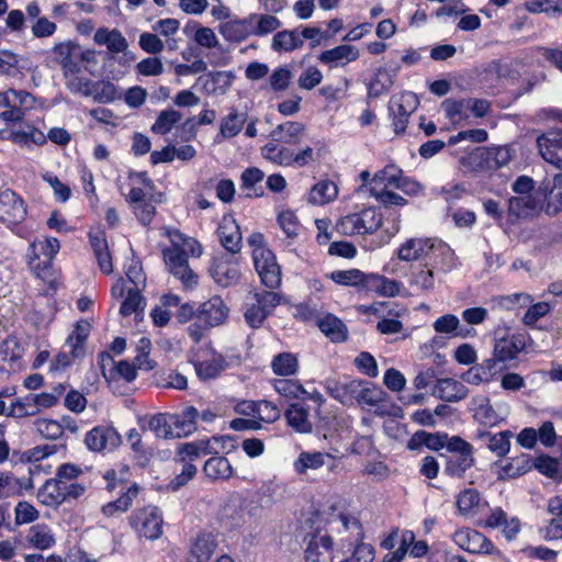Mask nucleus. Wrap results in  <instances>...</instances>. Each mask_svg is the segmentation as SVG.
I'll return each instance as SVG.
<instances>
[{"label": "nucleus", "mask_w": 562, "mask_h": 562, "mask_svg": "<svg viewBox=\"0 0 562 562\" xmlns=\"http://www.w3.org/2000/svg\"><path fill=\"white\" fill-rule=\"evenodd\" d=\"M170 414H155L142 419V427L151 431L157 438L171 439L172 430L170 425Z\"/></svg>", "instance_id": "obj_49"}, {"label": "nucleus", "mask_w": 562, "mask_h": 562, "mask_svg": "<svg viewBox=\"0 0 562 562\" xmlns=\"http://www.w3.org/2000/svg\"><path fill=\"white\" fill-rule=\"evenodd\" d=\"M497 476L501 480L515 479L532 469V459L528 454H520L507 460L504 464H495Z\"/></svg>", "instance_id": "obj_40"}, {"label": "nucleus", "mask_w": 562, "mask_h": 562, "mask_svg": "<svg viewBox=\"0 0 562 562\" xmlns=\"http://www.w3.org/2000/svg\"><path fill=\"white\" fill-rule=\"evenodd\" d=\"M78 44L67 41L54 46L53 54L56 61L60 65L65 78L78 75L80 65L77 57Z\"/></svg>", "instance_id": "obj_27"}, {"label": "nucleus", "mask_w": 562, "mask_h": 562, "mask_svg": "<svg viewBox=\"0 0 562 562\" xmlns=\"http://www.w3.org/2000/svg\"><path fill=\"white\" fill-rule=\"evenodd\" d=\"M442 109L446 116L454 125H464L471 119L465 99L443 101Z\"/></svg>", "instance_id": "obj_51"}, {"label": "nucleus", "mask_w": 562, "mask_h": 562, "mask_svg": "<svg viewBox=\"0 0 562 562\" xmlns=\"http://www.w3.org/2000/svg\"><path fill=\"white\" fill-rule=\"evenodd\" d=\"M474 463L473 452L451 454L448 458L445 471L447 474L461 477Z\"/></svg>", "instance_id": "obj_61"}, {"label": "nucleus", "mask_w": 562, "mask_h": 562, "mask_svg": "<svg viewBox=\"0 0 562 562\" xmlns=\"http://www.w3.org/2000/svg\"><path fill=\"white\" fill-rule=\"evenodd\" d=\"M90 333V324L88 321H79L74 331L68 336L66 340V348L71 349L75 357H81L83 355V342Z\"/></svg>", "instance_id": "obj_57"}, {"label": "nucleus", "mask_w": 562, "mask_h": 562, "mask_svg": "<svg viewBox=\"0 0 562 562\" xmlns=\"http://www.w3.org/2000/svg\"><path fill=\"white\" fill-rule=\"evenodd\" d=\"M249 15L245 19H236L220 25V33L228 42L239 43L252 35Z\"/></svg>", "instance_id": "obj_44"}, {"label": "nucleus", "mask_w": 562, "mask_h": 562, "mask_svg": "<svg viewBox=\"0 0 562 562\" xmlns=\"http://www.w3.org/2000/svg\"><path fill=\"white\" fill-rule=\"evenodd\" d=\"M544 193L514 195L508 200V211L518 217L529 216L538 211Z\"/></svg>", "instance_id": "obj_37"}, {"label": "nucleus", "mask_w": 562, "mask_h": 562, "mask_svg": "<svg viewBox=\"0 0 562 562\" xmlns=\"http://www.w3.org/2000/svg\"><path fill=\"white\" fill-rule=\"evenodd\" d=\"M137 492L138 488L136 485L130 486L127 491L116 501L109 502L102 506L103 515L111 517L116 514L126 512L131 507L133 498L136 497Z\"/></svg>", "instance_id": "obj_62"}, {"label": "nucleus", "mask_w": 562, "mask_h": 562, "mask_svg": "<svg viewBox=\"0 0 562 562\" xmlns=\"http://www.w3.org/2000/svg\"><path fill=\"white\" fill-rule=\"evenodd\" d=\"M204 473L211 480H227L233 475V467L225 457H212L204 464Z\"/></svg>", "instance_id": "obj_52"}, {"label": "nucleus", "mask_w": 562, "mask_h": 562, "mask_svg": "<svg viewBox=\"0 0 562 562\" xmlns=\"http://www.w3.org/2000/svg\"><path fill=\"white\" fill-rule=\"evenodd\" d=\"M532 468H536L540 473L553 480L562 479V461L558 459L540 456L532 460Z\"/></svg>", "instance_id": "obj_64"}, {"label": "nucleus", "mask_w": 562, "mask_h": 562, "mask_svg": "<svg viewBox=\"0 0 562 562\" xmlns=\"http://www.w3.org/2000/svg\"><path fill=\"white\" fill-rule=\"evenodd\" d=\"M65 482L60 479H49L38 490V501L46 506H58L64 503Z\"/></svg>", "instance_id": "obj_48"}, {"label": "nucleus", "mask_w": 562, "mask_h": 562, "mask_svg": "<svg viewBox=\"0 0 562 562\" xmlns=\"http://www.w3.org/2000/svg\"><path fill=\"white\" fill-rule=\"evenodd\" d=\"M162 515L155 506H146L130 516V525L139 539L157 540L162 535Z\"/></svg>", "instance_id": "obj_7"}, {"label": "nucleus", "mask_w": 562, "mask_h": 562, "mask_svg": "<svg viewBox=\"0 0 562 562\" xmlns=\"http://www.w3.org/2000/svg\"><path fill=\"white\" fill-rule=\"evenodd\" d=\"M548 513L552 516L549 522L541 528L542 537L548 540L562 539V496L557 495L548 501Z\"/></svg>", "instance_id": "obj_33"}, {"label": "nucleus", "mask_w": 562, "mask_h": 562, "mask_svg": "<svg viewBox=\"0 0 562 562\" xmlns=\"http://www.w3.org/2000/svg\"><path fill=\"white\" fill-rule=\"evenodd\" d=\"M33 479L30 475L18 477L10 472L0 471V499L21 496L33 490Z\"/></svg>", "instance_id": "obj_29"}, {"label": "nucleus", "mask_w": 562, "mask_h": 562, "mask_svg": "<svg viewBox=\"0 0 562 562\" xmlns=\"http://www.w3.org/2000/svg\"><path fill=\"white\" fill-rule=\"evenodd\" d=\"M131 190L126 195L127 201L134 205L153 196L151 181L143 172H131L130 177Z\"/></svg>", "instance_id": "obj_43"}, {"label": "nucleus", "mask_w": 562, "mask_h": 562, "mask_svg": "<svg viewBox=\"0 0 562 562\" xmlns=\"http://www.w3.org/2000/svg\"><path fill=\"white\" fill-rule=\"evenodd\" d=\"M191 362L201 380L215 379L225 369L223 356L211 346L200 347Z\"/></svg>", "instance_id": "obj_14"}, {"label": "nucleus", "mask_w": 562, "mask_h": 562, "mask_svg": "<svg viewBox=\"0 0 562 562\" xmlns=\"http://www.w3.org/2000/svg\"><path fill=\"white\" fill-rule=\"evenodd\" d=\"M475 422L485 427H495L504 423L510 414V405L505 401L494 403L487 396L472 397L469 406Z\"/></svg>", "instance_id": "obj_6"}, {"label": "nucleus", "mask_w": 562, "mask_h": 562, "mask_svg": "<svg viewBox=\"0 0 562 562\" xmlns=\"http://www.w3.org/2000/svg\"><path fill=\"white\" fill-rule=\"evenodd\" d=\"M236 76L233 71H213L200 76L198 85L209 95H224L228 92Z\"/></svg>", "instance_id": "obj_25"}, {"label": "nucleus", "mask_w": 562, "mask_h": 562, "mask_svg": "<svg viewBox=\"0 0 562 562\" xmlns=\"http://www.w3.org/2000/svg\"><path fill=\"white\" fill-rule=\"evenodd\" d=\"M395 256L404 262H417L409 269L407 283L418 295L432 294L442 278L458 267L454 250L438 238H407L396 248Z\"/></svg>", "instance_id": "obj_1"}, {"label": "nucleus", "mask_w": 562, "mask_h": 562, "mask_svg": "<svg viewBox=\"0 0 562 562\" xmlns=\"http://www.w3.org/2000/svg\"><path fill=\"white\" fill-rule=\"evenodd\" d=\"M26 215V206L22 198L14 191L4 189L0 191V221L8 227L16 226Z\"/></svg>", "instance_id": "obj_18"}, {"label": "nucleus", "mask_w": 562, "mask_h": 562, "mask_svg": "<svg viewBox=\"0 0 562 562\" xmlns=\"http://www.w3.org/2000/svg\"><path fill=\"white\" fill-rule=\"evenodd\" d=\"M480 437H487V448L497 457H505L510 450V439L513 432L510 430H503L496 434L481 432Z\"/></svg>", "instance_id": "obj_58"}, {"label": "nucleus", "mask_w": 562, "mask_h": 562, "mask_svg": "<svg viewBox=\"0 0 562 562\" xmlns=\"http://www.w3.org/2000/svg\"><path fill=\"white\" fill-rule=\"evenodd\" d=\"M111 293L113 299L123 300L120 307V314L123 316H130L132 314L138 316L139 311L144 308L140 288H131L123 278L117 279L113 284Z\"/></svg>", "instance_id": "obj_17"}, {"label": "nucleus", "mask_w": 562, "mask_h": 562, "mask_svg": "<svg viewBox=\"0 0 562 562\" xmlns=\"http://www.w3.org/2000/svg\"><path fill=\"white\" fill-rule=\"evenodd\" d=\"M101 368L104 378L109 382L116 380L132 382L136 378V369L132 363L123 360L114 362L109 355L102 357Z\"/></svg>", "instance_id": "obj_32"}, {"label": "nucleus", "mask_w": 562, "mask_h": 562, "mask_svg": "<svg viewBox=\"0 0 562 562\" xmlns=\"http://www.w3.org/2000/svg\"><path fill=\"white\" fill-rule=\"evenodd\" d=\"M60 244L55 237L35 239L30 244L27 249L26 257L29 263L32 266L41 256L45 257L47 261H50L58 254Z\"/></svg>", "instance_id": "obj_41"}, {"label": "nucleus", "mask_w": 562, "mask_h": 562, "mask_svg": "<svg viewBox=\"0 0 562 562\" xmlns=\"http://www.w3.org/2000/svg\"><path fill=\"white\" fill-rule=\"evenodd\" d=\"M333 530L347 533L348 552L346 562H371L374 559V549L369 543H363V529L359 518L349 513H341L330 521Z\"/></svg>", "instance_id": "obj_3"}, {"label": "nucleus", "mask_w": 562, "mask_h": 562, "mask_svg": "<svg viewBox=\"0 0 562 562\" xmlns=\"http://www.w3.org/2000/svg\"><path fill=\"white\" fill-rule=\"evenodd\" d=\"M285 418L289 426L297 432L312 430L308 411L301 404H292L285 412Z\"/></svg>", "instance_id": "obj_50"}, {"label": "nucleus", "mask_w": 562, "mask_h": 562, "mask_svg": "<svg viewBox=\"0 0 562 562\" xmlns=\"http://www.w3.org/2000/svg\"><path fill=\"white\" fill-rule=\"evenodd\" d=\"M217 234L222 246L232 254L240 250L241 233L240 228L232 215H224L218 228Z\"/></svg>", "instance_id": "obj_30"}, {"label": "nucleus", "mask_w": 562, "mask_h": 562, "mask_svg": "<svg viewBox=\"0 0 562 562\" xmlns=\"http://www.w3.org/2000/svg\"><path fill=\"white\" fill-rule=\"evenodd\" d=\"M417 106L418 99L413 92L404 91L392 95L389 112L396 133H403L406 130L408 119Z\"/></svg>", "instance_id": "obj_15"}, {"label": "nucleus", "mask_w": 562, "mask_h": 562, "mask_svg": "<svg viewBox=\"0 0 562 562\" xmlns=\"http://www.w3.org/2000/svg\"><path fill=\"white\" fill-rule=\"evenodd\" d=\"M468 394L467 386L454 379L446 378L437 380L432 395L447 402H457Z\"/></svg>", "instance_id": "obj_39"}, {"label": "nucleus", "mask_w": 562, "mask_h": 562, "mask_svg": "<svg viewBox=\"0 0 562 562\" xmlns=\"http://www.w3.org/2000/svg\"><path fill=\"white\" fill-rule=\"evenodd\" d=\"M280 294L272 291L255 292L248 297L245 311L247 324L254 328L261 326L265 319L272 314L280 304Z\"/></svg>", "instance_id": "obj_8"}, {"label": "nucleus", "mask_w": 562, "mask_h": 562, "mask_svg": "<svg viewBox=\"0 0 562 562\" xmlns=\"http://www.w3.org/2000/svg\"><path fill=\"white\" fill-rule=\"evenodd\" d=\"M526 347L524 334H506L495 339L493 357L484 361L488 371L496 370L498 362L514 360Z\"/></svg>", "instance_id": "obj_12"}, {"label": "nucleus", "mask_w": 562, "mask_h": 562, "mask_svg": "<svg viewBox=\"0 0 562 562\" xmlns=\"http://www.w3.org/2000/svg\"><path fill=\"white\" fill-rule=\"evenodd\" d=\"M366 285L383 297H406L409 294L408 289L403 282L380 274L368 276Z\"/></svg>", "instance_id": "obj_28"}, {"label": "nucleus", "mask_w": 562, "mask_h": 562, "mask_svg": "<svg viewBox=\"0 0 562 562\" xmlns=\"http://www.w3.org/2000/svg\"><path fill=\"white\" fill-rule=\"evenodd\" d=\"M539 153L542 158L562 169V132L550 131L537 139Z\"/></svg>", "instance_id": "obj_26"}, {"label": "nucleus", "mask_w": 562, "mask_h": 562, "mask_svg": "<svg viewBox=\"0 0 562 562\" xmlns=\"http://www.w3.org/2000/svg\"><path fill=\"white\" fill-rule=\"evenodd\" d=\"M277 143L272 140L266 144L261 148L262 157L279 166H291L292 149Z\"/></svg>", "instance_id": "obj_55"}, {"label": "nucleus", "mask_w": 562, "mask_h": 562, "mask_svg": "<svg viewBox=\"0 0 562 562\" xmlns=\"http://www.w3.org/2000/svg\"><path fill=\"white\" fill-rule=\"evenodd\" d=\"M393 83V76L385 69H379L374 78L367 86L368 97L378 98L386 93Z\"/></svg>", "instance_id": "obj_63"}, {"label": "nucleus", "mask_w": 562, "mask_h": 562, "mask_svg": "<svg viewBox=\"0 0 562 562\" xmlns=\"http://www.w3.org/2000/svg\"><path fill=\"white\" fill-rule=\"evenodd\" d=\"M359 57L360 50L356 46L341 44L322 52L317 56V60L329 69H334L344 68L348 64L356 61Z\"/></svg>", "instance_id": "obj_22"}, {"label": "nucleus", "mask_w": 562, "mask_h": 562, "mask_svg": "<svg viewBox=\"0 0 562 562\" xmlns=\"http://www.w3.org/2000/svg\"><path fill=\"white\" fill-rule=\"evenodd\" d=\"M359 379L348 376L339 379H327L325 389L327 393L345 406H352L356 404L358 389L360 387Z\"/></svg>", "instance_id": "obj_20"}, {"label": "nucleus", "mask_w": 562, "mask_h": 562, "mask_svg": "<svg viewBox=\"0 0 562 562\" xmlns=\"http://www.w3.org/2000/svg\"><path fill=\"white\" fill-rule=\"evenodd\" d=\"M166 236L170 240V246L162 249L165 263L184 288L192 289L198 283V277L189 267L188 257H200L202 246L196 239L184 236L177 229H166Z\"/></svg>", "instance_id": "obj_2"}, {"label": "nucleus", "mask_w": 562, "mask_h": 562, "mask_svg": "<svg viewBox=\"0 0 562 562\" xmlns=\"http://www.w3.org/2000/svg\"><path fill=\"white\" fill-rule=\"evenodd\" d=\"M216 539L212 532L199 533L190 546L187 562H207L216 548Z\"/></svg>", "instance_id": "obj_31"}, {"label": "nucleus", "mask_w": 562, "mask_h": 562, "mask_svg": "<svg viewBox=\"0 0 562 562\" xmlns=\"http://www.w3.org/2000/svg\"><path fill=\"white\" fill-rule=\"evenodd\" d=\"M452 539L460 549L469 553L493 555L496 558L502 557V552L494 543L483 533L474 529L467 527L460 528L454 531Z\"/></svg>", "instance_id": "obj_13"}, {"label": "nucleus", "mask_w": 562, "mask_h": 562, "mask_svg": "<svg viewBox=\"0 0 562 562\" xmlns=\"http://www.w3.org/2000/svg\"><path fill=\"white\" fill-rule=\"evenodd\" d=\"M384 395V391L368 382V381H360V387L358 389L357 400L356 404L362 406V407H372L374 404H378Z\"/></svg>", "instance_id": "obj_60"}, {"label": "nucleus", "mask_w": 562, "mask_h": 562, "mask_svg": "<svg viewBox=\"0 0 562 562\" xmlns=\"http://www.w3.org/2000/svg\"><path fill=\"white\" fill-rule=\"evenodd\" d=\"M2 102L8 110L3 111L0 117L5 122H19L25 111L43 105V102L37 101L31 93L14 89L2 92Z\"/></svg>", "instance_id": "obj_11"}, {"label": "nucleus", "mask_w": 562, "mask_h": 562, "mask_svg": "<svg viewBox=\"0 0 562 562\" xmlns=\"http://www.w3.org/2000/svg\"><path fill=\"white\" fill-rule=\"evenodd\" d=\"M211 274L217 284L229 286L238 281L240 273L237 263L217 259L211 268Z\"/></svg>", "instance_id": "obj_46"}, {"label": "nucleus", "mask_w": 562, "mask_h": 562, "mask_svg": "<svg viewBox=\"0 0 562 562\" xmlns=\"http://www.w3.org/2000/svg\"><path fill=\"white\" fill-rule=\"evenodd\" d=\"M8 138L22 147L41 146L46 143V135L41 130L29 124H19L12 127Z\"/></svg>", "instance_id": "obj_34"}, {"label": "nucleus", "mask_w": 562, "mask_h": 562, "mask_svg": "<svg viewBox=\"0 0 562 562\" xmlns=\"http://www.w3.org/2000/svg\"><path fill=\"white\" fill-rule=\"evenodd\" d=\"M249 21L255 36L268 35L281 26L280 20L271 14L252 13L249 14Z\"/></svg>", "instance_id": "obj_56"}, {"label": "nucleus", "mask_w": 562, "mask_h": 562, "mask_svg": "<svg viewBox=\"0 0 562 562\" xmlns=\"http://www.w3.org/2000/svg\"><path fill=\"white\" fill-rule=\"evenodd\" d=\"M302 46V36L299 30H284L274 34L271 47L276 52H291Z\"/></svg>", "instance_id": "obj_53"}, {"label": "nucleus", "mask_w": 562, "mask_h": 562, "mask_svg": "<svg viewBox=\"0 0 562 562\" xmlns=\"http://www.w3.org/2000/svg\"><path fill=\"white\" fill-rule=\"evenodd\" d=\"M383 225V213L378 206H367L341 216L336 231L344 236H363L376 233Z\"/></svg>", "instance_id": "obj_5"}, {"label": "nucleus", "mask_w": 562, "mask_h": 562, "mask_svg": "<svg viewBox=\"0 0 562 562\" xmlns=\"http://www.w3.org/2000/svg\"><path fill=\"white\" fill-rule=\"evenodd\" d=\"M248 119L246 111L238 110L233 106L228 113L223 115L220 120L218 132L214 140L217 144L237 136L244 128Z\"/></svg>", "instance_id": "obj_23"}, {"label": "nucleus", "mask_w": 562, "mask_h": 562, "mask_svg": "<svg viewBox=\"0 0 562 562\" xmlns=\"http://www.w3.org/2000/svg\"><path fill=\"white\" fill-rule=\"evenodd\" d=\"M93 41L97 45L105 46L112 54L125 53L128 47L126 38L116 29H98Z\"/></svg>", "instance_id": "obj_38"}, {"label": "nucleus", "mask_w": 562, "mask_h": 562, "mask_svg": "<svg viewBox=\"0 0 562 562\" xmlns=\"http://www.w3.org/2000/svg\"><path fill=\"white\" fill-rule=\"evenodd\" d=\"M338 187L334 181L321 180L307 193V202L313 205H325L336 200Z\"/></svg>", "instance_id": "obj_45"}, {"label": "nucleus", "mask_w": 562, "mask_h": 562, "mask_svg": "<svg viewBox=\"0 0 562 562\" xmlns=\"http://www.w3.org/2000/svg\"><path fill=\"white\" fill-rule=\"evenodd\" d=\"M512 157L513 154L508 146L494 147L487 150L476 148L470 153L469 157L461 158V164L467 166L471 161L476 162L485 159L488 168H502L510 161Z\"/></svg>", "instance_id": "obj_24"}, {"label": "nucleus", "mask_w": 562, "mask_h": 562, "mask_svg": "<svg viewBox=\"0 0 562 562\" xmlns=\"http://www.w3.org/2000/svg\"><path fill=\"white\" fill-rule=\"evenodd\" d=\"M402 173L403 170L394 164H389L381 170H378L372 176L369 194L385 207L407 205L408 201L393 191L398 188Z\"/></svg>", "instance_id": "obj_4"}, {"label": "nucleus", "mask_w": 562, "mask_h": 562, "mask_svg": "<svg viewBox=\"0 0 562 562\" xmlns=\"http://www.w3.org/2000/svg\"><path fill=\"white\" fill-rule=\"evenodd\" d=\"M85 442L92 451H112L121 443V436L111 426H97L87 435Z\"/></svg>", "instance_id": "obj_21"}, {"label": "nucleus", "mask_w": 562, "mask_h": 562, "mask_svg": "<svg viewBox=\"0 0 562 562\" xmlns=\"http://www.w3.org/2000/svg\"><path fill=\"white\" fill-rule=\"evenodd\" d=\"M38 414L31 394L16 397L8 406L7 416L15 419L33 417Z\"/></svg>", "instance_id": "obj_54"}, {"label": "nucleus", "mask_w": 562, "mask_h": 562, "mask_svg": "<svg viewBox=\"0 0 562 562\" xmlns=\"http://www.w3.org/2000/svg\"><path fill=\"white\" fill-rule=\"evenodd\" d=\"M217 442L216 438L201 439L191 442L179 445L177 454L182 462H193L194 460L215 452L214 445Z\"/></svg>", "instance_id": "obj_35"}, {"label": "nucleus", "mask_w": 562, "mask_h": 562, "mask_svg": "<svg viewBox=\"0 0 562 562\" xmlns=\"http://www.w3.org/2000/svg\"><path fill=\"white\" fill-rule=\"evenodd\" d=\"M318 327L333 341H342L347 337L345 324L331 314H327L318 321Z\"/></svg>", "instance_id": "obj_59"}, {"label": "nucleus", "mask_w": 562, "mask_h": 562, "mask_svg": "<svg viewBox=\"0 0 562 562\" xmlns=\"http://www.w3.org/2000/svg\"><path fill=\"white\" fill-rule=\"evenodd\" d=\"M434 330L438 334L451 335L461 338L473 337L474 329L460 327V319L453 314H445L434 322Z\"/></svg>", "instance_id": "obj_47"}, {"label": "nucleus", "mask_w": 562, "mask_h": 562, "mask_svg": "<svg viewBox=\"0 0 562 562\" xmlns=\"http://www.w3.org/2000/svg\"><path fill=\"white\" fill-rule=\"evenodd\" d=\"M255 269L263 285L276 289L281 283V269L274 254L269 248L254 250Z\"/></svg>", "instance_id": "obj_16"}, {"label": "nucleus", "mask_w": 562, "mask_h": 562, "mask_svg": "<svg viewBox=\"0 0 562 562\" xmlns=\"http://www.w3.org/2000/svg\"><path fill=\"white\" fill-rule=\"evenodd\" d=\"M25 540L37 550H48L56 543L55 535L46 524H36L29 528Z\"/></svg>", "instance_id": "obj_42"}, {"label": "nucleus", "mask_w": 562, "mask_h": 562, "mask_svg": "<svg viewBox=\"0 0 562 562\" xmlns=\"http://www.w3.org/2000/svg\"><path fill=\"white\" fill-rule=\"evenodd\" d=\"M339 451L333 449L328 452L323 451H301L293 461V470L299 475H308L310 472L317 471L323 467H327L329 472L337 473L339 470L337 453Z\"/></svg>", "instance_id": "obj_9"}, {"label": "nucleus", "mask_w": 562, "mask_h": 562, "mask_svg": "<svg viewBox=\"0 0 562 562\" xmlns=\"http://www.w3.org/2000/svg\"><path fill=\"white\" fill-rule=\"evenodd\" d=\"M229 314V307L221 296H212L198 306V321L204 328L224 324Z\"/></svg>", "instance_id": "obj_19"}, {"label": "nucleus", "mask_w": 562, "mask_h": 562, "mask_svg": "<svg viewBox=\"0 0 562 562\" xmlns=\"http://www.w3.org/2000/svg\"><path fill=\"white\" fill-rule=\"evenodd\" d=\"M305 132L306 127L303 123L297 121H286L273 128L270 133V137L273 142L295 145L301 142Z\"/></svg>", "instance_id": "obj_36"}, {"label": "nucleus", "mask_w": 562, "mask_h": 562, "mask_svg": "<svg viewBox=\"0 0 562 562\" xmlns=\"http://www.w3.org/2000/svg\"><path fill=\"white\" fill-rule=\"evenodd\" d=\"M348 552L342 548H335L327 533L311 536L305 549L306 562H346Z\"/></svg>", "instance_id": "obj_10"}]
</instances>
